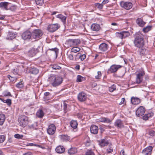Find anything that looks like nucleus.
Returning <instances> with one entry per match:
<instances>
[{
	"label": "nucleus",
	"instance_id": "f257e3e1",
	"mask_svg": "<svg viewBox=\"0 0 155 155\" xmlns=\"http://www.w3.org/2000/svg\"><path fill=\"white\" fill-rule=\"evenodd\" d=\"M133 43L134 46L140 48L143 47L145 45L144 36L140 32L136 33L134 35Z\"/></svg>",
	"mask_w": 155,
	"mask_h": 155
},
{
	"label": "nucleus",
	"instance_id": "f03ea898",
	"mask_svg": "<svg viewBox=\"0 0 155 155\" xmlns=\"http://www.w3.org/2000/svg\"><path fill=\"white\" fill-rule=\"evenodd\" d=\"M137 72L136 74V81L137 84H139L143 81L145 72L141 68Z\"/></svg>",
	"mask_w": 155,
	"mask_h": 155
},
{
	"label": "nucleus",
	"instance_id": "7ed1b4c3",
	"mask_svg": "<svg viewBox=\"0 0 155 155\" xmlns=\"http://www.w3.org/2000/svg\"><path fill=\"white\" fill-rule=\"evenodd\" d=\"M18 120L20 126L23 127L27 126L28 122V117L24 115L19 116Z\"/></svg>",
	"mask_w": 155,
	"mask_h": 155
},
{
	"label": "nucleus",
	"instance_id": "20e7f679",
	"mask_svg": "<svg viewBox=\"0 0 155 155\" xmlns=\"http://www.w3.org/2000/svg\"><path fill=\"white\" fill-rule=\"evenodd\" d=\"M81 41L78 39H69L68 40L65 44L67 48L79 45Z\"/></svg>",
	"mask_w": 155,
	"mask_h": 155
},
{
	"label": "nucleus",
	"instance_id": "39448f33",
	"mask_svg": "<svg viewBox=\"0 0 155 155\" xmlns=\"http://www.w3.org/2000/svg\"><path fill=\"white\" fill-rule=\"evenodd\" d=\"M52 85L54 87H56L60 85L62 83L63 79L61 77H52Z\"/></svg>",
	"mask_w": 155,
	"mask_h": 155
},
{
	"label": "nucleus",
	"instance_id": "423d86ee",
	"mask_svg": "<svg viewBox=\"0 0 155 155\" xmlns=\"http://www.w3.org/2000/svg\"><path fill=\"white\" fill-rule=\"evenodd\" d=\"M42 31L39 29H35L32 33V38L33 39L39 38L43 35Z\"/></svg>",
	"mask_w": 155,
	"mask_h": 155
},
{
	"label": "nucleus",
	"instance_id": "0eeeda50",
	"mask_svg": "<svg viewBox=\"0 0 155 155\" xmlns=\"http://www.w3.org/2000/svg\"><path fill=\"white\" fill-rule=\"evenodd\" d=\"M22 38L25 40H28L32 38V33L29 31H26L24 32L21 35Z\"/></svg>",
	"mask_w": 155,
	"mask_h": 155
},
{
	"label": "nucleus",
	"instance_id": "6e6552de",
	"mask_svg": "<svg viewBox=\"0 0 155 155\" xmlns=\"http://www.w3.org/2000/svg\"><path fill=\"white\" fill-rule=\"evenodd\" d=\"M122 66L119 65H113L111 66L110 68L108 69L107 73L108 74L115 73Z\"/></svg>",
	"mask_w": 155,
	"mask_h": 155
},
{
	"label": "nucleus",
	"instance_id": "1a4fd4ad",
	"mask_svg": "<svg viewBox=\"0 0 155 155\" xmlns=\"http://www.w3.org/2000/svg\"><path fill=\"white\" fill-rule=\"evenodd\" d=\"M120 5L122 8L126 9L129 10L132 7V3L129 2H124L122 1L120 2Z\"/></svg>",
	"mask_w": 155,
	"mask_h": 155
},
{
	"label": "nucleus",
	"instance_id": "9d476101",
	"mask_svg": "<svg viewBox=\"0 0 155 155\" xmlns=\"http://www.w3.org/2000/svg\"><path fill=\"white\" fill-rule=\"evenodd\" d=\"M60 26L57 24H52L49 25L47 30L50 32H53L58 30Z\"/></svg>",
	"mask_w": 155,
	"mask_h": 155
},
{
	"label": "nucleus",
	"instance_id": "9b49d317",
	"mask_svg": "<svg viewBox=\"0 0 155 155\" xmlns=\"http://www.w3.org/2000/svg\"><path fill=\"white\" fill-rule=\"evenodd\" d=\"M56 130L55 125L54 124L50 125L47 130V133L49 135H52L54 134Z\"/></svg>",
	"mask_w": 155,
	"mask_h": 155
},
{
	"label": "nucleus",
	"instance_id": "f8f14e48",
	"mask_svg": "<svg viewBox=\"0 0 155 155\" xmlns=\"http://www.w3.org/2000/svg\"><path fill=\"white\" fill-rule=\"evenodd\" d=\"M145 109L143 106H140L139 107L136 111V114L138 117L142 116L144 113Z\"/></svg>",
	"mask_w": 155,
	"mask_h": 155
},
{
	"label": "nucleus",
	"instance_id": "ddd939ff",
	"mask_svg": "<svg viewBox=\"0 0 155 155\" xmlns=\"http://www.w3.org/2000/svg\"><path fill=\"white\" fill-rule=\"evenodd\" d=\"M153 147L151 146L148 147L142 151V153L143 155H150L151 153Z\"/></svg>",
	"mask_w": 155,
	"mask_h": 155
},
{
	"label": "nucleus",
	"instance_id": "4468645a",
	"mask_svg": "<svg viewBox=\"0 0 155 155\" xmlns=\"http://www.w3.org/2000/svg\"><path fill=\"white\" fill-rule=\"evenodd\" d=\"M78 100L80 101H84L87 98V95L84 92L79 93L78 96Z\"/></svg>",
	"mask_w": 155,
	"mask_h": 155
},
{
	"label": "nucleus",
	"instance_id": "2eb2a0df",
	"mask_svg": "<svg viewBox=\"0 0 155 155\" xmlns=\"http://www.w3.org/2000/svg\"><path fill=\"white\" fill-rule=\"evenodd\" d=\"M17 35V33L14 32L9 31L6 37V39L12 40L15 38Z\"/></svg>",
	"mask_w": 155,
	"mask_h": 155
},
{
	"label": "nucleus",
	"instance_id": "dca6fc26",
	"mask_svg": "<svg viewBox=\"0 0 155 155\" xmlns=\"http://www.w3.org/2000/svg\"><path fill=\"white\" fill-rule=\"evenodd\" d=\"M96 121L98 122H104L107 123H110L111 122L112 120L109 118L105 117H103L97 119Z\"/></svg>",
	"mask_w": 155,
	"mask_h": 155
},
{
	"label": "nucleus",
	"instance_id": "f3484780",
	"mask_svg": "<svg viewBox=\"0 0 155 155\" xmlns=\"http://www.w3.org/2000/svg\"><path fill=\"white\" fill-rule=\"evenodd\" d=\"M56 18L60 19L64 25H65L66 24L67 17L61 14L57 15L56 16Z\"/></svg>",
	"mask_w": 155,
	"mask_h": 155
},
{
	"label": "nucleus",
	"instance_id": "a211bd4d",
	"mask_svg": "<svg viewBox=\"0 0 155 155\" xmlns=\"http://www.w3.org/2000/svg\"><path fill=\"white\" fill-rule=\"evenodd\" d=\"M108 48V45L105 43H102L99 46V49L102 51H106Z\"/></svg>",
	"mask_w": 155,
	"mask_h": 155
},
{
	"label": "nucleus",
	"instance_id": "6ab92c4d",
	"mask_svg": "<svg viewBox=\"0 0 155 155\" xmlns=\"http://www.w3.org/2000/svg\"><path fill=\"white\" fill-rule=\"evenodd\" d=\"M98 127L95 125H91L90 128V131L91 133L96 134L98 133Z\"/></svg>",
	"mask_w": 155,
	"mask_h": 155
},
{
	"label": "nucleus",
	"instance_id": "aec40b11",
	"mask_svg": "<svg viewBox=\"0 0 155 155\" xmlns=\"http://www.w3.org/2000/svg\"><path fill=\"white\" fill-rule=\"evenodd\" d=\"M114 125L119 128H121L124 127L122 121L120 119H117L116 121L114 123Z\"/></svg>",
	"mask_w": 155,
	"mask_h": 155
},
{
	"label": "nucleus",
	"instance_id": "412c9836",
	"mask_svg": "<svg viewBox=\"0 0 155 155\" xmlns=\"http://www.w3.org/2000/svg\"><path fill=\"white\" fill-rule=\"evenodd\" d=\"M131 101L133 104L137 105L140 103V100L138 98L133 97L131 98Z\"/></svg>",
	"mask_w": 155,
	"mask_h": 155
},
{
	"label": "nucleus",
	"instance_id": "4be33fe9",
	"mask_svg": "<svg viewBox=\"0 0 155 155\" xmlns=\"http://www.w3.org/2000/svg\"><path fill=\"white\" fill-rule=\"evenodd\" d=\"M55 151L58 153H61L64 152L65 148L62 146H59L56 148Z\"/></svg>",
	"mask_w": 155,
	"mask_h": 155
},
{
	"label": "nucleus",
	"instance_id": "5701e85b",
	"mask_svg": "<svg viewBox=\"0 0 155 155\" xmlns=\"http://www.w3.org/2000/svg\"><path fill=\"white\" fill-rule=\"evenodd\" d=\"M108 143V141L105 139H101L99 142L100 145L102 147L107 146Z\"/></svg>",
	"mask_w": 155,
	"mask_h": 155
},
{
	"label": "nucleus",
	"instance_id": "b1692460",
	"mask_svg": "<svg viewBox=\"0 0 155 155\" xmlns=\"http://www.w3.org/2000/svg\"><path fill=\"white\" fill-rule=\"evenodd\" d=\"M37 52V50L35 48H32L28 51V55L29 56L33 57L35 55Z\"/></svg>",
	"mask_w": 155,
	"mask_h": 155
},
{
	"label": "nucleus",
	"instance_id": "393cba45",
	"mask_svg": "<svg viewBox=\"0 0 155 155\" xmlns=\"http://www.w3.org/2000/svg\"><path fill=\"white\" fill-rule=\"evenodd\" d=\"M136 23L139 26L141 27H143L145 24L141 18H138L136 20Z\"/></svg>",
	"mask_w": 155,
	"mask_h": 155
},
{
	"label": "nucleus",
	"instance_id": "a878e982",
	"mask_svg": "<svg viewBox=\"0 0 155 155\" xmlns=\"http://www.w3.org/2000/svg\"><path fill=\"white\" fill-rule=\"evenodd\" d=\"M91 29L94 31H98L100 28V25L96 24H93L91 26Z\"/></svg>",
	"mask_w": 155,
	"mask_h": 155
},
{
	"label": "nucleus",
	"instance_id": "bb28decb",
	"mask_svg": "<svg viewBox=\"0 0 155 155\" xmlns=\"http://www.w3.org/2000/svg\"><path fill=\"white\" fill-rule=\"evenodd\" d=\"M60 138L63 141H67L70 140L69 137L66 135H60Z\"/></svg>",
	"mask_w": 155,
	"mask_h": 155
},
{
	"label": "nucleus",
	"instance_id": "cd10ccee",
	"mask_svg": "<svg viewBox=\"0 0 155 155\" xmlns=\"http://www.w3.org/2000/svg\"><path fill=\"white\" fill-rule=\"evenodd\" d=\"M77 151V148L75 147H72L68 150V153L70 155H72L76 153Z\"/></svg>",
	"mask_w": 155,
	"mask_h": 155
},
{
	"label": "nucleus",
	"instance_id": "c85d7f7f",
	"mask_svg": "<svg viewBox=\"0 0 155 155\" xmlns=\"http://www.w3.org/2000/svg\"><path fill=\"white\" fill-rule=\"evenodd\" d=\"M29 70L30 73L35 74H37L39 72L38 70L35 68H30Z\"/></svg>",
	"mask_w": 155,
	"mask_h": 155
},
{
	"label": "nucleus",
	"instance_id": "c756f323",
	"mask_svg": "<svg viewBox=\"0 0 155 155\" xmlns=\"http://www.w3.org/2000/svg\"><path fill=\"white\" fill-rule=\"evenodd\" d=\"M5 120V116L3 114H0V125H2Z\"/></svg>",
	"mask_w": 155,
	"mask_h": 155
},
{
	"label": "nucleus",
	"instance_id": "7c9ffc66",
	"mask_svg": "<svg viewBox=\"0 0 155 155\" xmlns=\"http://www.w3.org/2000/svg\"><path fill=\"white\" fill-rule=\"evenodd\" d=\"M9 4L8 2H1L0 3V7L3 8L5 10H8L7 8Z\"/></svg>",
	"mask_w": 155,
	"mask_h": 155
},
{
	"label": "nucleus",
	"instance_id": "2f4dec72",
	"mask_svg": "<svg viewBox=\"0 0 155 155\" xmlns=\"http://www.w3.org/2000/svg\"><path fill=\"white\" fill-rule=\"evenodd\" d=\"M153 115V113H149L147 114H145L143 117V119L145 120H148L149 117H150Z\"/></svg>",
	"mask_w": 155,
	"mask_h": 155
},
{
	"label": "nucleus",
	"instance_id": "473e14b6",
	"mask_svg": "<svg viewBox=\"0 0 155 155\" xmlns=\"http://www.w3.org/2000/svg\"><path fill=\"white\" fill-rule=\"evenodd\" d=\"M140 49L138 50L139 54L141 56L144 55L145 54L146 49L144 48H141Z\"/></svg>",
	"mask_w": 155,
	"mask_h": 155
},
{
	"label": "nucleus",
	"instance_id": "72a5a7b5",
	"mask_svg": "<svg viewBox=\"0 0 155 155\" xmlns=\"http://www.w3.org/2000/svg\"><path fill=\"white\" fill-rule=\"evenodd\" d=\"M36 115L38 117L42 118L44 116V113L41 109H39L37 112Z\"/></svg>",
	"mask_w": 155,
	"mask_h": 155
},
{
	"label": "nucleus",
	"instance_id": "f704fd0d",
	"mask_svg": "<svg viewBox=\"0 0 155 155\" xmlns=\"http://www.w3.org/2000/svg\"><path fill=\"white\" fill-rule=\"evenodd\" d=\"M85 80V78L80 75H78L77 77L76 81L77 82H81Z\"/></svg>",
	"mask_w": 155,
	"mask_h": 155
},
{
	"label": "nucleus",
	"instance_id": "c9c22d12",
	"mask_svg": "<svg viewBox=\"0 0 155 155\" xmlns=\"http://www.w3.org/2000/svg\"><path fill=\"white\" fill-rule=\"evenodd\" d=\"M70 125L71 127L74 129H75L77 127L78 123L76 121L72 120L71 122Z\"/></svg>",
	"mask_w": 155,
	"mask_h": 155
},
{
	"label": "nucleus",
	"instance_id": "e433bc0d",
	"mask_svg": "<svg viewBox=\"0 0 155 155\" xmlns=\"http://www.w3.org/2000/svg\"><path fill=\"white\" fill-rule=\"evenodd\" d=\"M122 32L123 39L125 38L130 35V33L128 31H123Z\"/></svg>",
	"mask_w": 155,
	"mask_h": 155
},
{
	"label": "nucleus",
	"instance_id": "4c0bfd02",
	"mask_svg": "<svg viewBox=\"0 0 155 155\" xmlns=\"http://www.w3.org/2000/svg\"><path fill=\"white\" fill-rule=\"evenodd\" d=\"M0 100H1L3 102L7 103L8 105H9L11 104V100L10 99H8L5 100L4 99L0 98Z\"/></svg>",
	"mask_w": 155,
	"mask_h": 155
},
{
	"label": "nucleus",
	"instance_id": "58836bf2",
	"mask_svg": "<svg viewBox=\"0 0 155 155\" xmlns=\"http://www.w3.org/2000/svg\"><path fill=\"white\" fill-rule=\"evenodd\" d=\"M80 50V48L77 47H74L72 48L71 51L72 52L76 53L79 52Z\"/></svg>",
	"mask_w": 155,
	"mask_h": 155
},
{
	"label": "nucleus",
	"instance_id": "ea45409f",
	"mask_svg": "<svg viewBox=\"0 0 155 155\" xmlns=\"http://www.w3.org/2000/svg\"><path fill=\"white\" fill-rule=\"evenodd\" d=\"M152 26H147L143 29V31L144 32H147L150 31L151 29Z\"/></svg>",
	"mask_w": 155,
	"mask_h": 155
},
{
	"label": "nucleus",
	"instance_id": "a19ab883",
	"mask_svg": "<svg viewBox=\"0 0 155 155\" xmlns=\"http://www.w3.org/2000/svg\"><path fill=\"white\" fill-rule=\"evenodd\" d=\"M37 127V123L35 122L33 124L29 126V127L31 129H36Z\"/></svg>",
	"mask_w": 155,
	"mask_h": 155
},
{
	"label": "nucleus",
	"instance_id": "79ce46f5",
	"mask_svg": "<svg viewBox=\"0 0 155 155\" xmlns=\"http://www.w3.org/2000/svg\"><path fill=\"white\" fill-rule=\"evenodd\" d=\"M95 6L100 10L102 9L103 8V5L99 3H96L94 4Z\"/></svg>",
	"mask_w": 155,
	"mask_h": 155
},
{
	"label": "nucleus",
	"instance_id": "37998d69",
	"mask_svg": "<svg viewBox=\"0 0 155 155\" xmlns=\"http://www.w3.org/2000/svg\"><path fill=\"white\" fill-rule=\"evenodd\" d=\"M7 77L9 79L10 81L12 82H13L15 81H16L17 79V78L12 77L9 75H8Z\"/></svg>",
	"mask_w": 155,
	"mask_h": 155
},
{
	"label": "nucleus",
	"instance_id": "c03bdc74",
	"mask_svg": "<svg viewBox=\"0 0 155 155\" xmlns=\"http://www.w3.org/2000/svg\"><path fill=\"white\" fill-rule=\"evenodd\" d=\"M16 87L18 88H20L23 87V83L22 81H21L18 83L16 85Z\"/></svg>",
	"mask_w": 155,
	"mask_h": 155
},
{
	"label": "nucleus",
	"instance_id": "a18cd8bd",
	"mask_svg": "<svg viewBox=\"0 0 155 155\" xmlns=\"http://www.w3.org/2000/svg\"><path fill=\"white\" fill-rule=\"evenodd\" d=\"M86 155H94V153L91 150H88L85 153Z\"/></svg>",
	"mask_w": 155,
	"mask_h": 155
},
{
	"label": "nucleus",
	"instance_id": "49530a36",
	"mask_svg": "<svg viewBox=\"0 0 155 155\" xmlns=\"http://www.w3.org/2000/svg\"><path fill=\"white\" fill-rule=\"evenodd\" d=\"M116 89V87L115 85L113 84L111 87H109V90L110 92H113Z\"/></svg>",
	"mask_w": 155,
	"mask_h": 155
},
{
	"label": "nucleus",
	"instance_id": "de8ad7c7",
	"mask_svg": "<svg viewBox=\"0 0 155 155\" xmlns=\"http://www.w3.org/2000/svg\"><path fill=\"white\" fill-rule=\"evenodd\" d=\"M52 68L55 70L60 69L61 68L59 66H58L57 64H54L52 65Z\"/></svg>",
	"mask_w": 155,
	"mask_h": 155
},
{
	"label": "nucleus",
	"instance_id": "09e8293b",
	"mask_svg": "<svg viewBox=\"0 0 155 155\" xmlns=\"http://www.w3.org/2000/svg\"><path fill=\"white\" fill-rule=\"evenodd\" d=\"M44 0H35V2L37 5H42L44 2Z\"/></svg>",
	"mask_w": 155,
	"mask_h": 155
},
{
	"label": "nucleus",
	"instance_id": "8fccbe9b",
	"mask_svg": "<svg viewBox=\"0 0 155 155\" xmlns=\"http://www.w3.org/2000/svg\"><path fill=\"white\" fill-rule=\"evenodd\" d=\"M116 35L117 37L120 38L121 39H123L122 32H117L116 33Z\"/></svg>",
	"mask_w": 155,
	"mask_h": 155
},
{
	"label": "nucleus",
	"instance_id": "3c124183",
	"mask_svg": "<svg viewBox=\"0 0 155 155\" xmlns=\"http://www.w3.org/2000/svg\"><path fill=\"white\" fill-rule=\"evenodd\" d=\"M63 109L65 112H66L68 110L67 104L65 102L63 103Z\"/></svg>",
	"mask_w": 155,
	"mask_h": 155
},
{
	"label": "nucleus",
	"instance_id": "603ef678",
	"mask_svg": "<svg viewBox=\"0 0 155 155\" xmlns=\"http://www.w3.org/2000/svg\"><path fill=\"white\" fill-rule=\"evenodd\" d=\"M101 76V73L100 71H98L97 72V75L95 76V78L96 79H100Z\"/></svg>",
	"mask_w": 155,
	"mask_h": 155
},
{
	"label": "nucleus",
	"instance_id": "864d4df0",
	"mask_svg": "<svg viewBox=\"0 0 155 155\" xmlns=\"http://www.w3.org/2000/svg\"><path fill=\"white\" fill-rule=\"evenodd\" d=\"M23 136L22 135H20L18 134H16L15 135L14 137L17 139H22Z\"/></svg>",
	"mask_w": 155,
	"mask_h": 155
},
{
	"label": "nucleus",
	"instance_id": "5fc2aeb1",
	"mask_svg": "<svg viewBox=\"0 0 155 155\" xmlns=\"http://www.w3.org/2000/svg\"><path fill=\"white\" fill-rule=\"evenodd\" d=\"M12 72L14 74H18L19 72V70L17 68L14 69L12 71Z\"/></svg>",
	"mask_w": 155,
	"mask_h": 155
},
{
	"label": "nucleus",
	"instance_id": "6e6d98bb",
	"mask_svg": "<svg viewBox=\"0 0 155 155\" xmlns=\"http://www.w3.org/2000/svg\"><path fill=\"white\" fill-rule=\"evenodd\" d=\"M5 137L4 135H0V143L3 142L5 140Z\"/></svg>",
	"mask_w": 155,
	"mask_h": 155
},
{
	"label": "nucleus",
	"instance_id": "4d7b16f0",
	"mask_svg": "<svg viewBox=\"0 0 155 155\" xmlns=\"http://www.w3.org/2000/svg\"><path fill=\"white\" fill-rule=\"evenodd\" d=\"M81 54L80 53H78L77 55L75 56V58L76 60L79 59H80Z\"/></svg>",
	"mask_w": 155,
	"mask_h": 155
},
{
	"label": "nucleus",
	"instance_id": "13d9d810",
	"mask_svg": "<svg viewBox=\"0 0 155 155\" xmlns=\"http://www.w3.org/2000/svg\"><path fill=\"white\" fill-rule=\"evenodd\" d=\"M49 50H50L51 51H54L56 54H57L58 53V49L56 48L51 49H49Z\"/></svg>",
	"mask_w": 155,
	"mask_h": 155
},
{
	"label": "nucleus",
	"instance_id": "bf43d9fd",
	"mask_svg": "<svg viewBox=\"0 0 155 155\" xmlns=\"http://www.w3.org/2000/svg\"><path fill=\"white\" fill-rule=\"evenodd\" d=\"M67 56L68 58L71 60H73L74 59V57L73 54H67Z\"/></svg>",
	"mask_w": 155,
	"mask_h": 155
},
{
	"label": "nucleus",
	"instance_id": "052dcab7",
	"mask_svg": "<svg viewBox=\"0 0 155 155\" xmlns=\"http://www.w3.org/2000/svg\"><path fill=\"white\" fill-rule=\"evenodd\" d=\"M106 151L107 153H110L113 151V149L111 147H110L106 150Z\"/></svg>",
	"mask_w": 155,
	"mask_h": 155
},
{
	"label": "nucleus",
	"instance_id": "680f3d73",
	"mask_svg": "<svg viewBox=\"0 0 155 155\" xmlns=\"http://www.w3.org/2000/svg\"><path fill=\"white\" fill-rule=\"evenodd\" d=\"M149 135L151 136H153L154 135L155 132L152 130H150L149 132Z\"/></svg>",
	"mask_w": 155,
	"mask_h": 155
},
{
	"label": "nucleus",
	"instance_id": "e2e57ef3",
	"mask_svg": "<svg viewBox=\"0 0 155 155\" xmlns=\"http://www.w3.org/2000/svg\"><path fill=\"white\" fill-rule=\"evenodd\" d=\"M90 141L89 139L87 140L85 142V145L87 147L89 146L90 145Z\"/></svg>",
	"mask_w": 155,
	"mask_h": 155
},
{
	"label": "nucleus",
	"instance_id": "0e129e2a",
	"mask_svg": "<svg viewBox=\"0 0 155 155\" xmlns=\"http://www.w3.org/2000/svg\"><path fill=\"white\" fill-rule=\"evenodd\" d=\"M86 57V56L85 54H83L81 55V56L80 57V59L81 61H83V60H84L85 58Z\"/></svg>",
	"mask_w": 155,
	"mask_h": 155
},
{
	"label": "nucleus",
	"instance_id": "69168bd1",
	"mask_svg": "<svg viewBox=\"0 0 155 155\" xmlns=\"http://www.w3.org/2000/svg\"><path fill=\"white\" fill-rule=\"evenodd\" d=\"M125 99L124 98H123L121 99V102L119 103V105H121L124 104L125 103Z\"/></svg>",
	"mask_w": 155,
	"mask_h": 155
},
{
	"label": "nucleus",
	"instance_id": "338daca9",
	"mask_svg": "<svg viewBox=\"0 0 155 155\" xmlns=\"http://www.w3.org/2000/svg\"><path fill=\"white\" fill-rule=\"evenodd\" d=\"M4 95L6 96H12L11 94L9 92H6L4 93Z\"/></svg>",
	"mask_w": 155,
	"mask_h": 155
},
{
	"label": "nucleus",
	"instance_id": "774afa93",
	"mask_svg": "<svg viewBox=\"0 0 155 155\" xmlns=\"http://www.w3.org/2000/svg\"><path fill=\"white\" fill-rule=\"evenodd\" d=\"M109 2V1L108 0H104L101 3L102 5H105L106 4L108 3Z\"/></svg>",
	"mask_w": 155,
	"mask_h": 155
}]
</instances>
